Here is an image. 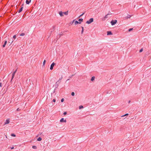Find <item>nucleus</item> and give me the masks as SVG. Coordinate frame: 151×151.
I'll use <instances>...</instances> for the list:
<instances>
[{
    "mask_svg": "<svg viewBox=\"0 0 151 151\" xmlns=\"http://www.w3.org/2000/svg\"><path fill=\"white\" fill-rule=\"evenodd\" d=\"M93 21V18L90 19L88 20L86 22V23L89 24H91V22Z\"/></svg>",
    "mask_w": 151,
    "mask_h": 151,
    "instance_id": "f257e3e1",
    "label": "nucleus"
},
{
    "mask_svg": "<svg viewBox=\"0 0 151 151\" xmlns=\"http://www.w3.org/2000/svg\"><path fill=\"white\" fill-rule=\"evenodd\" d=\"M117 22V20H112L111 22V23L112 25H114Z\"/></svg>",
    "mask_w": 151,
    "mask_h": 151,
    "instance_id": "f03ea898",
    "label": "nucleus"
},
{
    "mask_svg": "<svg viewBox=\"0 0 151 151\" xmlns=\"http://www.w3.org/2000/svg\"><path fill=\"white\" fill-rule=\"evenodd\" d=\"M55 64L53 62L51 65L50 69L51 70H52L53 69V67L55 65Z\"/></svg>",
    "mask_w": 151,
    "mask_h": 151,
    "instance_id": "7ed1b4c3",
    "label": "nucleus"
},
{
    "mask_svg": "<svg viewBox=\"0 0 151 151\" xmlns=\"http://www.w3.org/2000/svg\"><path fill=\"white\" fill-rule=\"evenodd\" d=\"M17 70H16L12 73V79H11V81H12V79L14 78V75H15V73H16V72L17 71Z\"/></svg>",
    "mask_w": 151,
    "mask_h": 151,
    "instance_id": "20e7f679",
    "label": "nucleus"
},
{
    "mask_svg": "<svg viewBox=\"0 0 151 151\" xmlns=\"http://www.w3.org/2000/svg\"><path fill=\"white\" fill-rule=\"evenodd\" d=\"M9 122H10L9 119H8L5 121V122H4V124H9Z\"/></svg>",
    "mask_w": 151,
    "mask_h": 151,
    "instance_id": "39448f33",
    "label": "nucleus"
},
{
    "mask_svg": "<svg viewBox=\"0 0 151 151\" xmlns=\"http://www.w3.org/2000/svg\"><path fill=\"white\" fill-rule=\"evenodd\" d=\"M60 122H66V119L64 120V119L63 118H62L60 120Z\"/></svg>",
    "mask_w": 151,
    "mask_h": 151,
    "instance_id": "423d86ee",
    "label": "nucleus"
},
{
    "mask_svg": "<svg viewBox=\"0 0 151 151\" xmlns=\"http://www.w3.org/2000/svg\"><path fill=\"white\" fill-rule=\"evenodd\" d=\"M63 12H59V14L61 17H62L63 16Z\"/></svg>",
    "mask_w": 151,
    "mask_h": 151,
    "instance_id": "0eeeda50",
    "label": "nucleus"
},
{
    "mask_svg": "<svg viewBox=\"0 0 151 151\" xmlns=\"http://www.w3.org/2000/svg\"><path fill=\"white\" fill-rule=\"evenodd\" d=\"M112 34L111 32V31H108L107 32V35H111Z\"/></svg>",
    "mask_w": 151,
    "mask_h": 151,
    "instance_id": "6e6552de",
    "label": "nucleus"
},
{
    "mask_svg": "<svg viewBox=\"0 0 151 151\" xmlns=\"http://www.w3.org/2000/svg\"><path fill=\"white\" fill-rule=\"evenodd\" d=\"M110 14H108L104 17V19H106L108 17V16L110 15Z\"/></svg>",
    "mask_w": 151,
    "mask_h": 151,
    "instance_id": "1a4fd4ad",
    "label": "nucleus"
},
{
    "mask_svg": "<svg viewBox=\"0 0 151 151\" xmlns=\"http://www.w3.org/2000/svg\"><path fill=\"white\" fill-rule=\"evenodd\" d=\"M131 16L130 15H127V16L126 17H125L124 18L125 19H127L128 18L130 17Z\"/></svg>",
    "mask_w": 151,
    "mask_h": 151,
    "instance_id": "9d476101",
    "label": "nucleus"
},
{
    "mask_svg": "<svg viewBox=\"0 0 151 151\" xmlns=\"http://www.w3.org/2000/svg\"><path fill=\"white\" fill-rule=\"evenodd\" d=\"M81 22H78V21H76L75 22V24H81Z\"/></svg>",
    "mask_w": 151,
    "mask_h": 151,
    "instance_id": "9b49d317",
    "label": "nucleus"
},
{
    "mask_svg": "<svg viewBox=\"0 0 151 151\" xmlns=\"http://www.w3.org/2000/svg\"><path fill=\"white\" fill-rule=\"evenodd\" d=\"M31 0H30L29 1H28V0H27L26 1V2L27 4H29Z\"/></svg>",
    "mask_w": 151,
    "mask_h": 151,
    "instance_id": "f8f14e48",
    "label": "nucleus"
},
{
    "mask_svg": "<svg viewBox=\"0 0 151 151\" xmlns=\"http://www.w3.org/2000/svg\"><path fill=\"white\" fill-rule=\"evenodd\" d=\"M7 41H6L4 44V45H3V47H4L6 45L7 43Z\"/></svg>",
    "mask_w": 151,
    "mask_h": 151,
    "instance_id": "ddd939ff",
    "label": "nucleus"
},
{
    "mask_svg": "<svg viewBox=\"0 0 151 151\" xmlns=\"http://www.w3.org/2000/svg\"><path fill=\"white\" fill-rule=\"evenodd\" d=\"M23 8V7H22L19 9V10L18 11L19 13H20L22 11Z\"/></svg>",
    "mask_w": 151,
    "mask_h": 151,
    "instance_id": "4468645a",
    "label": "nucleus"
},
{
    "mask_svg": "<svg viewBox=\"0 0 151 151\" xmlns=\"http://www.w3.org/2000/svg\"><path fill=\"white\" fill-rule=\"evenodd\" d=\"M81 28H82V30L81 31V34H83V32L84 28H83V27H81Z\"/></svg>",
    "mask_w": 151,
    "mask_h": 151,
    "instance_id": "2eb2a0df",
    "label": "nucleus"
},
{
    "mask_svg": "<svg viewBox=\"0 0 151 151\" xmlns=\"http://www.w3.org/2000/svg\"><path fill=\"white\" fill-rule=\"evenodd\" d=\"M42 140V138L40 137H39L37 139V140L38 141H40Z\"/></svg>",
    "mask_w": 151,
    "mask_h": 151,
    "instance_id": "dca6fc26",
    "label": "nucleus"
},
{
    "mask_svg": "<svg viewBox=\"0 0 151 151\" xmlns=\"http://www.w3.org/2000/svg\"><path fill=\"white\" fill-rule=\"evenodd\" d=\"M95 77L94 76H93L91 78V81H94V79H95Z\"/></svg>",
    "mask_w": 151,
    "mask_h": 151,
    "instance_id": "f3484780",
    "label": "nucleus"
},
{
    "mask_svg": "<svg viewBox=\"0 0 151 151\" xmlns=\"http://www.w3.org/2000/svg\"><path fill=\"white\" fill-rule=\"evenodd\" d=\"M25 35V34L24 33H22L20 35V36H23Z\"/></svg>",
    "mask_w": 151,
    "mask_h": 151,
    "instance_id": "a211bd4d",
    "label": "nucleus"
},
{
    "mask_svg": "<svg viewBox=\"0 0 151 151\" xmlns=\"http://www.w3.org/2000/svg\"><path fill=\"white\" fill-rule=\"evenodd\" d=\"M60 80H58V81H57L56 82V84H57V86H58V83H60Z\"/></svg>",
    "mask_w": 151,
    "mask_h": 151,
    "instance_id": "6ab92c4d",
    "label": "nucleus"
},
{
    "mask_svg": "<svg viewBox=\"0 0 151 151\" xmlns=\"http://www.w3.org/2000/svg\"><path fill=\"white\" fill-rule=\"evenodd\" d=\"M32 147L33 149H36L37 148V147L36 146H33Z\"/></svg>",
    "mask_w": 151,
    "mask_h": 151,
    "instance_id": "aec40b11",
    "label": "nucleus"
},
{
    "mask_svg": "<svg viewBox=\"0 0 151 151\" xmlns=\"http://www.w3.org/2000/svg\"><path fill=\"white\" fill-rule=\"evenodd\" d=\"M78 21H79V22H82V21H83V19H82V18H81V19H78Z\"/></svg>",
    "mask_w": 151,
    "mask_h": 151,
    "instance_id": "412c9836",
    "label": "nucleus"
},
{
    "mask_svg": "<svg viewBox=\"0 0 151 151\" xmlns=\"http://www.w3.org/2000/svg\"><path fill=\"white\" fill-rule=\"evenodd\" d=\"M45 62H46V60H45L43 62V66H44V65L45 64Z\"/></svg>",
    "mask_w": 151,
    "mask_h": 151,
    "instance_id": "4be33fe9",
    "label": "nucleus"
},
{
    "mask_svg": "<svg viewBox=\"0 0 151 151\" xmlns=\"http://www.w3.org/2000/svg\"><path fill=\"white\" fill-rule=\"evenodd\" d=\"M83 108V106H79V109H81L82 108Z\"/></svg>",
    "mask_w": 151,
    "mask_h": 151,
    "instance_id": "5701e85b",
    "label": "nucleus"
},
{
    "mask_svg": "<svg viewBox=\"0 0 151 151\" xmlns=\"http://www.w3.org/2000/svg\"><path fill=\"white\" fill-rule=\"evenodd\" d=\"M63 14H64L65 15H67L68 14V12H63Z\"/></svg>",
    "mask_w": 151,
    "mask_h": 151,
    "instance_id": "b1692460",
    "label": "nucleus"
},
{
    "mask_svg": "<svg viewBox=\"0 0 151 151\" xmlns=\"http://www.w3.org/2000/svg\"><path fill=\"white\" fill-rule=\"evenodd\" d=\"M71 95L72 96H74L75 95V93L74 92H72L71 93Z\"/></svg>",
    "mask_w": 151,
    "mask_h": 151,
    "instance_id": "393cba45",
    "label": "nucleus"
},
{
    "mask_svg": "<svg viewBox=\"0 0 151 151\" xmlns=\"http://www.w3.org/2000/svg\"><path fill=\"white\" fill-rule=\"evenodd\" d=\"M133 29V28H130V29H129V32H130Z\"/></svg>",
    "mask_w": 151,
    "mask_h": 151,
    "instance_id": "a878e982",
    "label": "nucleus"
},
{
    "mask_svg": "<svg viewBox=\"0 0 151 151\" xmlns=\"http://www.w3.org/2000/svg\"><path fill=\"white\" fill-rule=\"evenodd\" d=\"M128 115H129L128 114H126L123 115V117H124V116H128Z\"/></svg>",
    "mask_w": 151,
    "mask_h": 151,
    "instance_id": "bb28decb",
    "label": "nucleus"
},
{
    "mask_svg": "<svg viewBox=\"0 0 151 151\" xmlns=\"http://www.w3.org/2000/svg\"><path fill=\"white\" fill-rule=\"evenodd\" d=\"M11 135L12 136H13V137H15V135L14 134H11Z\"/></svg>",
    "mask_w": 151,
    "mask_h": 151,
    "instance_id": "cd10ccee",
    "label": "nucleus"
},
{
    "mask_svg": "<svg viewBox=\"0 0 151 151\" xmlns=\"http://www.w3.org/2000/svg\"><path fill=\"white\" fill-rule=\"evenodd\" d=\"M143 49L142 48L140 50H139V52H142V51H143Z\"/></svg>",
    "mask_w": 151,
    "mask_h": 151,
    "instance_id": "c85d7f7f",
    "label": "nucleus"
},
{
    "mask_svg": "<svg viewBox=\"0 0 151 151\" xmlns=\"http://www.w3.org/2000/svg\"><path fill=\"white\" fill-rule=\"evenodd\" d=\"M64 99L63 98L61 100V101L62 102H63L64 101Z\"/></svg>",
    "mask_w": 151,
    "mask_h": 151,
    "instance_id": "c756f323",
    "label": "nucleus"
},
{
    "mask_svg": "<svg viewBox=\"0 0 151 151\" xmlns=\"http://www.w3.org/2000/svg\"><path fill=\"white\" fill-rule=\"evenodd\" d=\"M13 38H14V39H15V38H16V35H14V36H13Z\"/></svg>",
    "mask_w": 151,
    "mask_h": 151,
    "instance_id": "7c9ffc66",
    "label": "nucleus"
},
{
    "mask_svg": "<svg viewBox=\"0 0 151 151\" xmlns=\"http://www.w3.org/2000/svg\"><path fill=\"white\" fill-rule=\"evenodd\" d=\"M67 112H64L63 113V114L64 115H66V114H67Z\"/></svg>",
    "mask_w": 151,
    "mask_h": 151,
    "instance_id": "2f4dec72",
    "label": "nucleus"
},
{
    "mask_svg": "<svg viewBox=\"0 0 151 151\" xmlns=\"http://www.w3.org/2000/svg\"><path fill=\"white\" fill-rule=\"evenodd\" d=\"M52 101L54 102H55V101H56V100L55 99H53V100H52Z\"/></svg>",
    "mask_w": 151,
    "mask_h": 151,
    "instance_id": "473e14b6",
    "label": "nucleus"
},
{
    "mask_svg": "<svg viewBox=\"0 0 151 151\" xmlns=\"http://www.w3.org/2000/svg\"><path fill=\"white\" fill-rule=\"evenodd\" d=\"M84 14V13H83L82 14H81L79 17H81V16H83Z\"/></svg>",
    "mask_w": 151,
    "mask_h": 151,
    "instance_id": "72a5a7b5",
    "label": "nucleus"
},
{
    "mask_svg": "<svg viewBox=\"0 0 151 151\" xmlns=\"http://www.w3.org/2000/svg\"><path fill=\"white\" fill-rule=\"evenodd\" d=\"M2 86V83H0V87H1Z\"/></svg>",
    "mask_w": 151,
    "mask_h": 151,
    "instance_id": "f704fd0d",
    "label": "nucleus"
},
{
    "mask_svg": "<svg viewBox=\"0 0 151 151\" xmlns=\"http://www.w3.org/2000/svg\"><path fill=\"white\" fill-rule=\"evenodd\" d=\"M19 110H20V109H19V108H17V111H19Z\"/></svg>",
    "mask_w": 151,
    "mask_h": 151,
    "instance_id": "c9c22d12",
    "label": "nucleus"
},
{
    "mask_svg": "<svg viewBox=\"0 0 151 151\" xmlns=\"http://www.w3.org/2000/svg\"><path fill=\"white\" fill-rule=\"evenodd\" d=\"M11 149H13L14 148V147H10Z\"/></svg>",
    "mask_w": 151,
    "mask_h": 151,
    "instance_id": "e433bc0d",
    "label": "nucleus"
},
{
    "mask_svg": "<svg viewBox=\"0 0 151 151\" xmlns=\"http://www.w3.org/2000/svg\"><path fill=\"white\" fill-rule=\"evenodd\" d=\"M62 78H63L62 77H61L60 78L59 80H60L62 79Z\"/></svg>",
    "mask_w": 151,
    "mask_h": 151,
    "instance_id": "4c0bfd02",
    "label": "nucleus"
},
{
    "mask_svg": "<svg viewBox=\"0 0 151 151\" xmlns=\"http://www.w3.org/2000/svg\"><path fill=\"white\" fill-rule=\"evenodd\" d=\"M127 80L126 81V83H127Z\"/></svg>",
    "mask_w": 151,
    "mask_h": 151,
    "instance_id": "58836bf2",
    "label": "nucleus"
},
{
    "mask_svg": "<svg viewBox=\"0 0 151 151\" xmlns=\"http://www.w3.org/2000/svg\"><path fill=\"white\" fill-rule=\"evenodd\" d=\"M13 41H12L11 43L13 42Z\"/></svg>",
    "mask_w": 151,
    "mask_h": 151,
    "instance_id": "ea45409f",
    "label": "nucleus"
}]
</instances>
